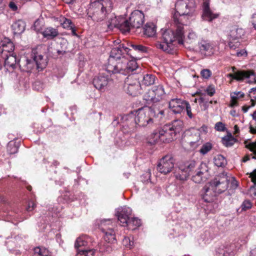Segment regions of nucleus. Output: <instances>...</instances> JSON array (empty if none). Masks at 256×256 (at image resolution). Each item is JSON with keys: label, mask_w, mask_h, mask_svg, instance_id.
Listing matches in <instances>:
<instances>
[{"label": "nucleus", "mask_w": 256, "mask_h": 256, "mask_svg": "<svg viewBox=\"0 0 256 256\" xmlns=\"http://www.w3.org/2000/svg\"><path fill=\"white\" fill-rule=\"evenodd\" d=\"M132 51V49L124 44L112 48L106 66V72L110 74L126 75L136 70L138 66Z\"/></svg>", "instance_id": "obj_1"}, {"label": "nucleus", "mask_w": 256, "mask_h": 256, "mask_svg": "<svg viewBox=\"0 0 256 256\" xmlns=\"http://www.w3.org/2000/svg\"><path fill=\"white\" fill-rule=\"evenodd\" d=\"M176 15L174 17V22L176 26V32H174L170 29L162 30V42H157L155 46L157 48L170 53L173 49L174 42L182 44L184 42L183 26L179 22V19Z\"/></svg>", "instance_id": "obj_2"}, {"label": "nucleus", "mask_w": 256, "mask_h": 256, "mask_svg": "<svg viewBox=\"0 0 256 256\" xmlns=\"http://www.w3.org/2000/svg\"><path fill=\"white\" fill-rule=\"evenodd\" d=\"M111 0H100L92 2L87 14L94 22H101L106 19L112 9Z\"/></svg>", "instance_id": "obj_3"}, {"label": "nucleus", "mask_w": 256, "mask_h": 256, "mask_svg": "<svg viewBox=\"0 0 256 256\" xmlns=\"http://www.w3.org/2000/svg\"><path fill=\"white\" fill-rule=\"evenodd\" d=\"M158 106L156 105H154L152 108L149 107H144L138 109L135 112L134 121L136 124L140 126H146L148 124L153 122L152 116H154L156 114L163 115L164 110L162 108L163 104L159 103Z\"/></svg>", "instance_id": "obj_4"}, {"label": "nucleus", "mask_w": 256, "mask_h": 256, "mask_svg": "<svg viewBox=\"0 0 256 256\" xmlns=\"http://www.w3.org/2000/svg\"><path fill=\"white\" fill-rule=\"evenodd\" d=\"M18 66L22 71L30 72L36 70L42 71L46 66V62L42 55L34 51L32 58L22 56L18 62Z\"/></svg>", "instance_id": "obj_5"}, {"label": "nucleus", "mask_w": 256, "mask_h": 256, "mask_svg": "<svg viewBox=\"0 0 256 256\" xmlns=\"http://www.w3.org/2000/svg\"><path fill=\"white\" fill-rule=\"evenodd\" d=\"M196 6L194 0H179L175 4L176 12L173 16L176 15L179 22L184 25L188 24L187 20L194 16Z\"/></svg>", "instance_id": "obj_6"}, {"label": "nucleus", "mask_w": 256, "mask_h": 256, "mask_svg": "<svg viewBox=\"0 0 256 256\" xmlns=\"http://www.w3.org/2000/svg\"><path fill=\"white\" fill-rule=\"evenodd\" d=\"M110 219L104 220L100 221L99 227L102 232L104 234V238L105 242H101L98 244V247L100 252H110L112 250V248L110 244L114 243L116 241L115 232L112 225L111 224Z\"/></svg>", "instance_id": "obj_7"}, {"label": "nucleus", "mask_w": 256, "mask_h": 256, "mask_svg": "<svg viewBox=\"0 0 256 256\" xmlns=\"http://www.w3.org/2000/svg\"><path fill=\"white\" fill-rule=\"evenodd\" d=\"M230 180L226 173L222 172L216 176L212 180L208 182V185L211 186L214 192L220 194L228 189Z\"/></svg>", "instance_id": "obj_8"}, {"label": "nucleus", "mask_w": 256, "mask_h": 256, "mask_svg": "<svg viewBox=\"0 0 256 256\" xmlns=\"http://www.w3.org/2000/svg\"><path fill=\"white\" fill-rule=\"evenodd\" d=\"M164 94V86L160 84L148 90L144 95V99L148 104L152 102L156 105L155 104L160 102ZM156 105L157 106L156 104Z\"/></svg>", "instance_id": "obj_9"}, {"label": "nucleus", "mask_w": 256, "mask_h": 256, "mask_svg": "<svg viewBox=\"0 0 256 256\" xmlns=\"http://www.w3.org/2000/svg\"><path fill=\"white\" fill-rule=\"evenodd\" d=\"M233 73L228 74V77L231 78L237 81L242 82L244 80H247V82L249 84L256 83V74L252 70H240L235 71L236 68L232 67Z\"/></svg>", "instance_id": "obj_10"}, {"label": "nucleus", "mask_w": 256, "mask_h": 256, "mask_svg": "<svg viewBox=\"0 0 256 256\" xmlns=\"http://www.w3.org/2000/svg\"><path fill=\"white\" fill-rule=\"evenodd\" d=\"M195 167L196 162L194 161L188 162L184 165H180L176 169L174 172V176L176 179L180 180H186L188 176L192 174V172Z\"/></svg>", "instance_id": "obj_11"}, {"label": "nucleus", "mask_w": 256, "mask_h": 256, "mask_svg": "<svg viewBox=\"0 0 256 256\" xmlns=\"http://www.w3.org/2000/svg\"><path fill=\"white\" fill-rule=\"evenodd\" d=\"M160 130L162 132L160 134L163 136V142L168 143L176 138V135L180 132V128L173 123L164 125Z\"/></svg>", "instance_id": "obj_12"}, {"label": "nucleus", "mask_w": 256, "mask_h": 256, "mask_svg": "<svg viewBox=\"0 0 256 256\" xmlns=\"http://www.w3.org/2000/svg\"><path fill=\"white\" fill-rule=\"evenodd\" d=\"M174 160L170 154L162 157L157 165V170L160 173L166 174L170 172L174 168Z\"/></svg>", "instance_id": "obj_13"}, {"label": "nucleus", "mask_w": 256, "mask_h": 256, "mask_svg": "<svg viewBox=\"0 0 256 256\" xmlns=\"http://www.w3.org/2000/svg\"><path fill=\"white\" fill-rule=\"evenodd\" d=\"M133 76H129L125 82V90L126 92L132 96H136L140 93L141 84L136 78L133 79Z\"/></svg>", "instance_id": "obj_14"}, {"label": "nucleus", "mask_w": 256, "mask_h": 256, "mask_svg": "<svg viewBox=\"0 0 256 256\" xmlns=\"http://www.w3.org/2000/svg\"><path fill=\"white\" fill-rule=\"evenodd\" d=\"M186 141L189 144L192 150L196 149L202 142L200 136V132L196 130H192L190 134L186 136Z\"/></svg>", "instance_id": "obj_15"}, {"label": "nucleus", "mask_w": 256, "mask_h": 256, "mask_svg": "<svg viewBox=\"0 0 256 256\" xmlns=\"http://www.w3.org/2000/svg\"><path fill=\"white\" fill-rule=\"evenodd\" d=\"M132 209L126 206L121 208H118L116 212V216L121 226H127L128 222L130 219V216L132 214Z\"/></svg>", "instance_id": "obj_16"}, {"label": "nucleus", "mask_w": 256, "mask_h": 256, "mask_svg": "<svg viewBox=\"0 0 256 256\" xmlns=\"http://www.w3.org/2000/svg\"><path fill=\"white\" fill-rule=\"evenodd\" d=\"M129 20L133 28H140L144 22V14L140 10H135L131 13Z\"/></svg>", "instance_id": "obj_17"}, {"label": "nucleus", "mask_w": 256, "mask_h": 256, "mask_svg": "<svg viewBox=\"0 0 256 256\" xmlns=\"http://www.w3.org/2000/svg\"><path fill=\"white\" fill-rule=\"evenodd\" d=\"M110 80L107 74L102 73L94 78L93 84L96 89L104 91Z\"/></svg>", "instance_id": "obj_18"}, {"label": "nucleus", "mask_w": 256, "mask_h": 256, "mask_svg": "<svg viewBox=\"0 0 256 256\" xmlns=\"http://www.w3.org/2000/svg\"><path fill=\"white\" fill-rule=\"evenodd\" d=\"M198 48L200 52L206 56L213 54L215 50L214 44L208 40H201L198 42Z\"/></svg>", "instance_id": "obj_19"}, {"label": "nucleus", "mask_w": 256, "mask_h": 256, "mask_svg": "<svg viewBox=\"0 0 256 256\" xmlns=\"http://www.w3.org/2000/svg\"><path fill=\"white\" fill-rule=\"evenodd\" d=\"M218 16V14L213 12L210 8V0H203L202 18L204 20L212 22Z\"/></svg>", "instance_id": "obj_20"}, {"label": "nucleus", "mask_w": 256, "mask_h": 256, "mask_svg": "<svg viewBox=\"0 0 256 256\" xmlns=\"http://www.w3.org/2000/svg\"><path fill=\"white\" fill-rule=\"evenodd\" d=\"M186 100L178 98L170 100L168 102L169 108L175 114H180L184 111Z\"/></svg>", "instance_id": "obj_21"}, {"label": "nucleus", "mask_w": 256, "mask_h": 256, "mask_svg": "<svg viewBox=\"0 0 256 256\" xmlns=\"http://www.w3.org/2000/svg\"><path fill=\"white\" fill-rule=\"evenodd\" d=\"M2 56L4 58L5 69L10 72H12L17 66L16 55L14 53H12Z\"/></svg>", "instance_id": "obj_22"}, {"label": "nucleus", "mask_w": 256, "mask_h": 256, "mask_svg": "<svg viewBox=\"0 0 256 256\" xmlns=\"http://www.w3.org/2000/svg\"><path fill=\"white\" fill-rule=\"evenodd\" d=\"M0 49L2 56H4L14 53V46L9 38H6L0 42Z\"/></svg>", "instance_id": "obj_23"}, {"label": "nucleus", "mask_w": 256, "mask_h": 256, "mask_svg": "<svg viewBox=\"0 0 256 256\" xmlns=\"http://www.w3.org/2000/svg\"><path fill=\"white\" fill-rule=\"evenodd\" d=\"M218 194L214 192L211 186H205L200 191V195L202 200L206 202H210L214 200V198Z\"/></svg>", "instance_id": "obj_24"}, {"label": "nucleus", "mask_w": 256, "mask_h": 256, "mask_svg": "<svg viewBox=\"0 0 256 256\" xmlns=\"http://www.w3.org/2000/svg\"><path fill=\"white\" fill-rule=\"evenodd\" d=\"M122 18V17L121 16L116 17L114 13L110 12L106 18L108 19L106 22L108 28L110 30H112L114 28H118Z\"/></svg>", "instance_id": "obj_25"}, {"label": "nucleus", "mask_w": 256, "mask_h": 256, "mask_svg": "<svg viewBox=\"0 0 256 256\" xmlns=\"http://www.w3.org/2000/svg\"><path fill=\"white\" fill-rule=\"evenodd\" d=\"M26 28L24 22L22 20L16 21L12 25V28L14 34H20L22 33Z\"/></svg>", "instance_id": "obj_26"}, {"label": "nucleus", "mask_w": 256, "mask_h": 256, "mask_svg": "<svg viewBox=\"0 0 256 256\" xmlns=\"http://www.w3.org/2000/svg\"><path fill=\"white\" fill-rule=\"evenodd\" d=\"M192 180L195 183L200 184L206 182L209 176L206 174L202 172L196 170L194 174H192Z\"/></svg>", "instance_id": "obj_27"}, {"label": "nucleus", "mask_w": 256, "mask_h": 256, "mask_svg": "<svg viewBox=\"0 0 256 256\" xmlns=\"http://www.w3.org/2000/svg\"><path fill=\"white\" fill-rule=\"evenodd\" d=\"M42 34L44 38L48 40H52L58 36V32L55 28L48 27L44 28Z\"/></svg>", "instance_id": "obj_28"}, {"label": "nucleus", "mask_w": 256, "mask_h": 256, "mask_svg": "<svg viewBox=\"0 0 256 256\" xmlns=\"http://www.w3.org/2000/svg\"><path fill=\"white\" fill-rule=\"evenodd\" d=\"M144 34L148 37H152L156 34V26L152 22H147L144 27Z\"/></svg>", "instance_id": "obj_29"}, {"label": "nucleus", "mask_w": 256, "mask_h": 256, "mask_svg": "<svg viewBox=\"0 0 256 256\" xmlns=\"http://www.w3.org/2000/svg\"><path fill=\"white\" fill-rule=\"evenodd\" d=\"M244 34V30L242 28H234L230 30L228 35L229 40H236L242 38Z\"/></svg>", "instance_id": "obj_30"}, {"label": "nucleus", "mask_w": 256, "mask_h": 256, "mask_svg": "<svg viewBox=\"0 0 256 256\" xmlns=\"http://www.w3.org/2000/svg\"><path fill=\"white\" fill-rule=\"evenodd\" d=\"M250 175L252 181L256 186V169L251 172ZM249 194L252 198H256V187L255 186L250 187L249 190Z\"/></svg>", "instance_id": "obj_31"}, {"label": "nucleus", "mask_w": 256, "mask_h": 256, "mask_svg": "<svg viewBox=\"0 0 256 256\" xmlns=\"http://www.w3.org/2000/svg\"><path fill=\"white\" fill-rule=\"evenodd\" d=\"M132 28V26H131L130 22L129 20H125L122 18L118 28L122 32H128Z\"/></svg>", "instance_id": "obj_32"}, {"label": "nucleus", "mask_w": 256, "mask_h": 256, "mask_svg": "<svg viewBox=\"0 0 256 256\" xmlns=\"http://www.w3.org/2000/svg\"><path fill=\"white\" fill-rule=\"evenodd\" d=\"M156 80L155 76L152 74H146L143 76L142 80V84L146 86H149L153 84Z\"/></svg>", "instance_id": "obj_33"}, {"label": "nucleus", "mask_w": 256, "mask_h": 256, "mask_svg": "<svg viewBox=\"0 0 256 256\" xmlns=\"http://www.w3.org/2000/svg\"><path fill=\"white\" fill-rule=\"evenodd\" d=\"M236 140L231 134L224 136L222 138V142L226 147H230L234 144Z\"/></svg>", "instance_id": "obj_34"}, {"label": "nucleus", "mask_w": 256, "mask_h": 256, "mask_svg": "<svg viewBox=\"0 0 256 256\" xmlns=\"http://www.w3.org/2000/svg\"><path fill=\"white\" fill-rule=\"evenodd\" d=\"M214 164L218 167H224L226 164V158L221 154H218L214 159Z\"/></svg>", "instance_id": "obj_35"}, {"label": "nucleus", "mask_w": 256, "mask_h": 256, "mask_svg": "<svg viewBox=\"0 0 256 256\" xmlns=\"http://www.w3.org/2000/svg\"><path fill=\"white\" fill-rule=\"evenodd\" d=\"M126 46L130 48H132L134 50L137 52H144L146 51V47L141 44H134L132 42H128Z\"/></svg>", "instance_id": "obj_36"}, {"label": "nucleus", "mask_w": 256, "mask_h": 256, "mask_svg": "<svg viewBox=\"0 0 256 256\" xmlns=\"http://www.w3.org/2000/svg\"><path fill=\"white\" fill-rule=\"evenodd\" d=\"M160 130L158 132H154L151 135V138L152 139L150 143L155 144L158 142H163V136Z\"/></svg>", "instance_id": "obj_37"}, {"label": "nucleus", "mask_w": 256, "mask_h": 256, "mask_svg": "<svg viewBox=\"0 0 256 256\" xmlns=\"http://www.w3.org/2000/svg\"><path fill=\"white\" fill-rule=\"evenodd\" d=\"M218 256H234V252L231 248L226 247L218 250Z\"/></svg>", "instance_id": "obj_38"}, {"label": "nucleus", "mask_w": 256, "mask_h": 256, "mask_svg": "<svg viewBox=\"0 0 256 256\" xmlns=\"http://www.w3.org/2000/svg\"><path fill=\"white\" fill-rule=\"evenodd\" d=\"M60 22L61 25L64 28L70 29L74 25L70 19L66 18L64 16L60 18Z\"/></svg>", "instance_id": "obj_39"}, {"label": "nucleus", "mask_w": 256, "mask_h": 256, "mask_svg": "<svg viewBox=\"0 0 256 256\" xmlns=\"http://www.w3.org/2000/svg\"><path fill=\"white\" fill-rule=\"evenodd\" d=\"M34 256H50L48 250L40 247L35 248L34 250Z\"/></svg>", "instance_id": "obj_40"}, {"label": "nucleus", "mask_w": 256, "mask_h": 256, "mask_svg": "<svg viewBox=\"0 0 256 256\" xmlns=\"http://www.w3.org/2000/svg\"><path fill=\"white\" fill-rule=\"evenodd\" d=\"M184 110L186 112V114L190 119H193L195 117V114L192 112L191 106L188 101L186 102L184 106Z\"/></svg>", "instance_id": "obj_41"}, {"label": "nucleus", "mask_w": 256, "mask_h": 256, "mask_svg": "<svg viewBox=\"0 0 256 256\" xmlns=\"http://www.w3.org/2000/svg\"><path fill=\"white\" fill-rule=\"evenodd\" d=\"M87 243L86 238L85 236H82L78 238L75 242L74 246L76 248H78L81 246H84Z\"/></svg>", "instance_id": "obj_42"}, {"label": "nucleus", "mask_w": 256, "mask_h": 256, "mask_svg": "<svg viewBox=\"0 0 256 256\" xmlns=\"http://www.w3.org/2000/svg\"><path fill=\"white\" fill-rule=\"evenodd\" d=\"M212 146L211 143L206 142L202 146L200 150V152L202 154L204 155L210 152L212 150Z\"/></svg>", "instance_id": "obj_43"}, {"label": "nucleus", "mask_w": 256, "mask_h": 256, "mask_svg": "<svg viewBox=\"0 0 256 256\" xmlns=\"http://www.w3.org/2000/svg\"><path fill=\"white\" fill-rule=\"evenodd\" d=\"M94 250L93 249L86 250H80L76 256H94Z\"/></svg>", "instance_id": "obj_44"}, {"label": "nucleus", "mask_w": 256, "mask_h": 256, "mask_svg": "<svg viewBox=\"0 0 256 256\" xmlns=\"http://www.w3.org/2000/svg\"><path fill=\"white\" fill-rule=\"evenodd\" d=\"M141 225L140 220L137 218H132L128 222L127 226H135L136 228L138 227Z\"/></svg>", "instance_id": "obj_45"}, {"label": "nucleus", "mask_w": 256, "mask_h": 256, "mask_svg": "<svg viewBox=\"0 0 256 256\" xmlns=\"http://www.w3.org/2000/svg\"><path fill=\"white\" fill-rule=\"evenodd\" d=\"M196 170L202 172L204 174H206L208 176H210L208 167L206 163L201 162Z\"/></svg>", "instance_id": "obj_46"}, {"label": "nucleus", "mask_w": 256, "mask_h": 256, "mask_svg": "<svg viewBox=\"0 0 256 256\" xmlns=\"http://www.w3.org/2000/svg\"><path fill=\"white\" fill-rule=\"evenodd\" d=\"M7 150L9 154H14L18 152V147L14 144L9 142L7 146Z\"/></svg>", "instance_id": "obj_47"}, {"label": "nucleus", "mask_w": 256, "mask_h": 256, "mask_svg": "<svg viewBox=\"0 0 256 256\" xmlns=\"http://www.w3.org/2000/svg\"><path fill=\"white\" fill-rule=\"evenodd\" d=\"M246 148H248L251 152H253L254 154L252 156V158L256 159V142H250L248 144H246Z\"/></svg>", "instance_id": "obj_48"}, {"label": "nucleus", "mask_w": 256, "mask_h": 256, "mask_svg": "<svg viewBox=\"0 0 256 256\" xmlns=\"http://www.w3.org/2000/svg\"><path fill=\"white\" fill-rule=\"evenodd\" d=\"M122 244L126 247L130 248L134 245V242L129 237H125L122 240Z\"/></svg>", "instance_id": "obj_49"}, {"label": "nucleus", "mask_w": 256, "mask_h": 256, "mask_svg": "<svg viewBox=\"0 0 256 256\" xmlns=\"http://www.w3.org/2000/svg\"><path fill=\"white\" fill-rule=\"evenodd\" d=\"M212 74V72L209 69H203L200 72L201 76L205 79L209 78Z\"/></svg>", "instance_id": "obj_50"}, {"label": "nucleus", "mask_w": 256, "mask_h": 256, "mask_svg": "<svg viewBox=\"0 0 256 256\" xmlns=\"http://www.w3.org/2000/svg\"><path fill=\"white\" fill-rule=\"evenodd\" d=\"M214 128L218 132H224L226 130L225 125L222 122H216L215 124Z\"/></svg>", "instance_id": "obj_51"}, {"label": "nucleus", "mask_w": 256, "mask_h": 256, "mask_svg": "<svg viewBox=\"0 0 256 256\" xmlns=\"http://www.w3.org/2000/svg\"><path fill=\"white\" fill-rule=\"evenodd\" d=\"M252 207V203L249 200H244L242 206L241 208L242 210H246Z\"/></svg>", "instance_id": "obj_52"}, {"label": "nucleus", "mask_w": 256, "mask_h": 256, "mask_svg": "<svg viewBox=\"0 0 256 256\" xmlns=\"http://www.w3.org/2000/svg\"><path fill=\"white\" fill-rule=\"evenodd\" d=\"M232 40H230V41L228 43V46L230 49L232 50H236V48H238L240 46V42L238 41L236 42H232Z\"/></svg>", "instance_id": "obj_53"}, {"label": "nucleus", "mask_w": 256, "mask_h": 256, "mask_svg": "<svg viewBox=\"0 0 256 256\" xmlns=\"http://www.w3.org/2000/svg\"><path fill=\"white\" fill-rule=\"evenodd\" d=\"M244 96V94L241 92H234L232 94L231 98L232 100H237L238 98H243Z\"/></svg>", "instance_id": "obj_54"}, {"label": "nucleus", "mask_w": 256, "mask_h": 256, "mask_svg": "<svg viewBox=\"0 0 256 256\" xmlns=\"http://www.w3.org/2000/svg\"><path fill=\"white\" fill-rule=\"evenodd\" d=\"M206 92L208 96H212L215 94V89L213 86H209L206 88Z\"/></svg>", "instance_id": "obj_55"}, {"label": "nucleus", "mask_w": 256, "mask_h": 256, "mask_svg": "<svg viewBox=\"0 0 256 256\" xmlns=\"http://www.w3.org/2000/svg\"><path fill=\"white\" fill-rule=\"evenodd\" d=\"M8 6L10 9L13 11H16L18 10V6L16 3L12 1H11L9 4Z\"/></svg>", "instance_id": "obj_56"}, {"label": "nucleus", "mask_w": 256, "mask_h": 256, "mask_svg": "<svg viewBox=\"0 0 256 256\" xmlns=\"http://www.w3.org/2000/svg\"><path fill=\"white\" fill-rule=\"evenodd\" d=\"M238 186V182L235 180L234 178H232L231 186L230 188L232 189H236Z\"/></svg>", "instance_id": "obj_57"}, {"label": "nucleus", "mask_w": 256, "mask_h": 256, "mask_svg": "<svg viewBox=\"0 0 256 256\" xmlns=\"http://www.w3.org/2000/svg\"><path fill=\"white\" fill-rule=\"evenodd\" d=\"M251 23L253 27L256 30V12L252 14L251 18Z\"/></svg>", "instance_id": "obj_58"}, {"label": "nucleus", "mask_w": 256, "mask_h": 256, "mask_svg": "<svg viewBox=\"0 0 256 256\" xmlns=\"http://www.w3.org/2000/svg\"><path fill=\"white\" fill-rule=\"evenodd\" d=\"M188 38L190 40H195L197 38L196 34L194 32H190L188 33Z\"/></svg>", "instance_id": "obj_59"}, {"label": "nucleus", "mask_w": 256, "mask_h": 256, "mask_svg": "<svg viewBox=\"0 0 256 256\" xmlns=\"http://www.w3.org/2000/svg\"><path fill=\"white\" fill-rule=\"evenodd\" d=\"M35 207V204L33 202H28V206L27 208L28 211H31Z\"/></svg>", "instance_id": "obj_60"}, {"label": "nucleus", "mask_w": 256, "mask_h": 256, "mask_svg": "<svg viewBox=\"0 0 256 256\" xmlns=\"http://www.w3.org/2000/svg\"><path fill=\"white\" fill-rule=\"evenodd\" d=\"M40 84V82H35L34 84H33V88L34 89V90H40V88H36V86H38L39 84Z\"/></svg>", "instance_id": "obj_61"}, {"label": "nucleus", "mask_w": 256, "mask_h": 256, "mask_svg": "<svg viewBox=\"0 0 256 256\" xmlns=\"http://www.w3.org/2000/svg\"><path fill=\"white\" fill-rule=\"evenodd\" d=\"M250 132L253 134H256V128H254L252 126H250Z\"/></svg>", "instance_id": "obj_62"}, {"label": "nucleus", "mask_w": 256, "mask_h": 256, "mask_svg": "<svg viewBox=\"0 0 256 256\" xmlns=\"http://www.w3.org/2000/svg\"><path fill=\"white\" fill-rule=\"evenodd\" d=\"M202 106L204 107V110H207L209 106L208 101L206 100L205 102L202 104Z\"/></svg>", "instance_id": "obj_63"}, {"label": "nucleus", "mask_w": 256, "mask_h": 256, "mask_svg": "<svg viewBox=\"0 0 256 256\" xmlns=\"http://www.w3.org/2000/svg\"><path fill=\"white\" fill-rule=\"evenodd\" d=\"M250 256H256V248L250 251Z\"/></svg>", "instance_id": "obj_64"}]
</instances>
